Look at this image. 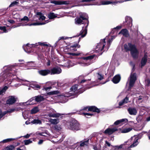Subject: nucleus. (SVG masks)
<instances>
[{"instance_id": "obj_44", "label": "nucleus", "mask_w": 150, "mask_h": 150, "mask_svg": "<svg viewBox=\"0 0 150 150\" xmlns=\"http://www.w3.org/2000/svg\"><path fill=\"white\" fill-rule=\"evenodd\" d=\"M127 142H125V143L123 144H121L119 146H114V147L115 148V149H121L122 148V147L125 146V143H127Z\"/></svg>"}, {"instance_id": "obj_39", "label": "nucleus", "mask_w": 150, "mask_h": 150, "mask_svg": "<svg viewBox=\"0 0 150 150\" xmlns=\"http://www.w3.org/2000/svg\"><path fill=\"white\" fill-rule=\"evenodd\" d=\"M59 93V92L57 91H54L48 92L47 94L49 95H57Z\"/></svg>"}, {"instance_id": "obj_10", "label": "nucleus", "mask_w": 150, "mask_h": 150, "mask_svg": "<svg viewBox=\"0 0 150 150\" xmlns=\"http://www.w3.org/2000/svg\"><path fill=\"white\" fill-rule=\"evenodd\" d=\"M128 45L130 48V51L131 54L133 57L134 59L137 58L139 52L137 49L136 46L134 45H132L130 43H129Z\"/></svg>"}, {"instance_id": "obj_53", "label": "nucleus", "mask_w": 150, "mask_h": 150, "mask_svg": "<svg viewBox=\"0 0 150 150\" xmlns=\"http://www.w3.org/2000/svg\"><path fill=\"white\" fill-rule=\"evenodd\" d=\"M146 83V86H150V81L149 79H146L145 80Z\"/></svg>"}, {"instance_id": "obj_6", "label": "nucleus", "mask_w": 150, "mask_h": 150, "mask_svg": "<svg viewBox=\"0 0 150 150\" xmlns=\"http://www.w3.org/2000/svg\"><path fill=\"white\" fill-rule=\"evenodd\" d=\"M108 38V37L107 36L104 39L100 40V42L97 44L96 47L95 49L96 52L101 54L104 51L107 50H106L107 47H105L106 44L105 40H107Z\"/></svg>"}, {"instance_id": "obj_36", "label": "nucleus", "mask_w": 150, "mask_h": 150, "mask_svg": "<svg viewBox=\"0 0 150 150\" xmlns=\"http://www.w3.org/2000/svg\"><path fill=\"white\" fill-rule=\"evenodd\" d=\"M48 16L50 19H53L57 17V14L53 13H50L48 15Z\"/></svg>"}, {"instance_id": "obj_55", "label": "nucleus", "mask_w": 150, "mask_h": 150, "mask_svg": "<svg viewBox=\"0 0 150 150\" xmlns=\"http://www.w3.org/2000/svg\"><path fill=\"white\" fill-rule=\"evenodd\" d=\"M58 139H59L57 142L58 143H59L61 142L63 140L64 138H65V136H62V137L61 139H60V137H58Z\"/></svg>"}, {"instance_id": "obj_46", "label": "nucleus", "mask_w": 150, "mask_h": 150, "mask_svg": "<svg viewBox=\"0 0 150 150\" xmlns=\"http://www.w3.org/2000/svg\"><path fill=\"white\" fill-rule=\"evenodd\" d=\"M6 114V112L5 111L2 112L1 110L0 109V120Z\"/></svg>"}, {"instance_id": "obj_43", "label": "nucleus", "mask_w": 150, "mask_h": 150, "mask_svg": "<svg viewBox=\"0 0 150 150\" xmlns=\"http://www.w3.org/2000/svg\"><path fill=\"white\" fill-rule=\"evenodd\" d=\"M24 142L25 145H27L32 142V141L31 139H29L28 140H25L24 141Z\"/></svg>"}, {"instance_id": "obj_56", "label": "nucleus", "mask_w": 150, "mask_h": 150, "mask_svg": "<svg viewBox=\"0 0 150 150\" xmlns=\"http://www.w3.org/2000/svg\"><path fill=\"white\" fill-rule=\"evenodd\" d=\"M68 38V37H63V36H62V37H60L59 38V39H58V41L57 42V43H58V41H59L61 40H64V39L66 40V39H68V38Z\"/></svg>"}, {"instance_id": "obj_9", "label": "nucleus", "mask_w": 150, "mask_h": 150, "mask_svg": "<svg viewBox=\"0 0 150 150\" xmlns=\"http://www.w3.org/2000/svg\"><path fill=\"white\" fill-rule=\"evenodd\" d=\"M35 99V101L37 102H39L43 101L44 98L43 96L39 95L38 96H35L33 98L30 99L29 100L26 102L22 103H20V105H32V103H30V102Z\"/></svg>"}, {"instance_id": "obj_27", "label": "nucleus", "mask_w": 150, "mask_h": 150, "mask_svg": "<svg viewBox=\"0 0 150 150\" xmlns=\"http://www.w3.org/2000/svg\"><path fill=\"white\" fill-rule=\"evenodd\" d=\"M49 121L53 125H57L59 122V119L57 118L54 119L50 118L49 119Z\"/></svg>"}, {"instance_id": "obj_17", "label": "nucleus", "mask_w": 150, "mask_h": 150, "mask_svg": "<svg viewBox=\"0 0 150 150\" xmlns=\"http://www.w3.org/2000/svg\"><path fill=\"white\" fill-rule=\"evenodd\" d=\"M129 113L131 115H135L137 113V110L135 108L129 107L127 109Z\"/></svg>"}, {"instance_id": "obj_19", "label": "nucleus", "mask_w": 150, "mask_h": 150, "mask_svg": "<svg viewBox=\"0 0 150 150\" xmlns=\"http://www.w3.org/2000/svg\"><path fill=\"white\" fill-rule=\"evenodd\" d=\"M38 73L41 76H45L50 74V71L49 69L41 70L38 71Z\"/></svg>"}, {"instance_id": "obj_64", "label": "nucleus", "mask_w": 150, "mask_h": 150, "mask_svg": "<svg viewBox=\"0 0 150 150\" xmlns=\"http://www.w3.org/2000/svg\"><path fill=\"white\" fill-rule=\"evenodd\" d=\"M122 28V26L120 25H118L116 27L114 28L113 29H120Z\"/></svg>"}, {"instance_id": "obj_13", "label": "nucleus", "mask_w": 150, "mask_h": 150, "mask_svg": "<svg viewBox=\"0 0 150 150\" xmlns=\"http://www.w3.org/2000/svg\"><path fill=\"white\" fill-rule=\"evenodd\" d=\"M48 116L50 117L57 118L61 116V114L56 113V111L53 109H51L48 112Z\"/></svg>"}, {"instance_id": "obj_40", "label": "nucleus", "mask_w": 150, "mask_h": 150, "mask_svg": "<svg viewBox=\"0 0 150 150\" xmlns=\"http://www.w3.org/2000/svg\"><path fill=\"white\" fill-rule=\"evenodd\" d=\"M89 139L87 140L86 141H85L83 142H81L80 144V146H87L88 144V142Z\"/></svg>"}, {"instance_id": "obj_18", "label": "nucleus", "mask_w": 150, "mask_h": 150, "mask_svg": "<svg viewBox=\"0 0 150 150\" xmlns=\"http://www.w3.org/2000/svg\"><path fill=\"white\" fill-rule=\"evenodd\" d=\"M16 101V99L14 96H10L9 97L8 99L6 101V103L9 105H12Z\"/></svg>"}, {"instance_id": "obj_8", "label": "nucleus", "mask_w": 150, "mask_h": 150, "mask_svg": "<svg viewBox=\"0 0 150 150\" xmlns=\"http://www.w3.org/2000/svg\"><path fill=\"white\" fill-rule=\"evenodd\" d=\"M67 126L69 128L73 130H78L79 129V125L78 122L74 119H72L70 122H67Z\"/></svg>"}, {"instance_id": "obj_38", "label": "nucleus", "mask_w": 150, "mask_h": 150, "mask_svg": "<svg viewBox=\"0 0 150 150\" xmlns=\"http://www.w3.org/2000/svg\"><path fill=\"white\" fill-rule=\"evenodd\" d=\"M39 111V110L38 107H35L32 109L31 110V113L32 114H35Z\"/></svg>"}, {"instance_id": "obj_14", "label": "nucleus", "mask_w": 150, "mask_h": 150, "mask_svg": "<svg viewBox=\"0 0 150 150\" xmlns=\"http://www.w3.org/2000/svg\"><path fill=\"white\" fill-rule=\"evenodd\" d=\"M125 21L124 22L125 25H126L127 27H131L132 25V20L131 17L129 16L126 17L125 18Z\"/></svg>"}, {"instance_id": "obj_21", "label": "nucleus", "mask_w": 150, "mask_h": 150, "mask_svg": "<svg viewBox=\"0 0 150 150\" xmlns=\"http://www.w3.org/2000/svg\"><path fill=\"white\" fill-rule=\"evenodd\" d=\"M147 53H145L142 59L141 63V67H142L146 64L147 61Z\"/></svg>"}, {"instance_id": "obj_63", "label": "nucleus", "mask_w": 150, "mask_h": 150, "mask_svg": "<svg viewBox=\"0 0 150 150\" xmlns=\"http://www.w3.org/2000/svg\"><path fill=\"white\" fill-rule=\"evenodd\" d=\"M30 136V134H27L26 135H25L23 137L22 136V137H24V138L27 139Z\"/></svg>"}, {"instance_id": "obj_5", "label": "nucleus", "mask_w": 150, "mask_h": 150, "mask_svg": "<svg viewBox=\"0 0 150 150\" xmlns=\"http://www.w3.org/2000/svg\"><path fill=\"white\" fill-rule=\"evenodd\" d=\"M38 45L43 46H48L46 42H39L37 43L33 44L28 43L25 45H23V48L26 52L29 53L33 52L32 49L33 48L36 47Z\"/></svg>"}, {"instance_id": "obj_34", "label": "nucleus", "mask_w": 150, "mask_h": 150, "mask_svg": "<svg viewBox=\"0 0 150 150\" xmlns=\"http://www.w3.org/2000/svg\"><path fill=\"white\" fill-rule=\"evenodd\" d=\"M31 123L35 125H41L42 123V121L39 119H34L32 122Z\"/></svg>"}, {"instance_id": "obj_24", "label": "nucleus", "mask_w": 150, "mask_h": 150, "mask_svg": "<svg viewBox=\"0 0 150 150\" xmlns=\"http://www.w3.org/2000/svg\"><path fill=\"white\" fill-rule=\"evenodd\" d=\"M96 77L98 79L101 81L104 78V75L102 71H99L96 73Z\"/></svg>"}, {"instance_id": "obj_16", "label": "nucleus", "mask_w": 150, "mask_h": 150, "mask_svg": "<svg viewBox=\"0 0 150 150\" xmlns=\"http://www.w3.org/2000/svg\"><path fill=\"white\" fill-rule=\"evenodd\" d=\"M50 2L56 5H67L69 3V1H56L55 0H51Z\"/></svg>"}, {"instance_id": "obj_29", "label": "nucleus", "mask_w": 150, "mask_h": 150, "mask_svg": "<svg viewBox=\"0 0 150 150\" xmlns=\"http://www.w3.org/2000/svg\"><path fill=\"white\" fill-rule=\"evenodd\" d=\"M49 22L48 20H47L45 21V22H42V23H32L31 24H27L24 25H29V26H31L32 25H44L46 23H47Z\"/></svg>"}, {"instance_id": "obj_49", "label": "nucleus", "mask_w": 150, "mask_h": 150, "mask_svg": "<svg viewBox=\"0 0 150 150\" xmlns=\"http://www.w3.org/2000/svg\"><path fill=\"white\" fill-rule=\"evenodd\" d=\"M124 47L126 51L130 50V48L129 47L128 44V45L126 44H125L124 45Z\"/></svg>"}, {"instance_id": "obj_37", "label": "nucleus", "mask_w": 150, "mask_h": 150, "mask_svg": "<svg viewBox=\"0 0 150 150\" xmlns=\"http://www.w3.org/2000/svg\"><path fill=\"white\" fill-rule=\"evenodd\" d=\"M8 87L7 86H4L2 89L0 91V95H3L5 93L6 90L8 89Z\"/></svg>"}, {"instance_id": "obj_59", "label": "nucleus", "mask_w": 150, "mask_h": 150, "mask_svg": "<svg viewBox=\"0 0 150 150\" xmlns=\"http://www.w3.org/2000/svg\"><path fill=\"white\" fill-rule=\"evenodd\" d=\"M129 64L132 66V70H134V67H135L134 64L132 62H130Z\"/></svg>"}, {"instance_id": "obj_50", "label": "nucleus", "mask_w": 150, "mask_h": 150, "mask_svg": "<svg viewBox=\"0 0 150 150\" xmlns=\"http://www.w3.org/2000/svg\"><path fill=\"white\" fill-rule=\"evenodd\" d=\"M54 129L56 130H59L61 129V128L60 125H56L54 127Z\"/></svg>"}, {"instance_id": "obj_12", "label": "nucleus", "mask_w": 150, "mask_h": 150, "mask_svg": "<svg viewBox=\"0 0 150 150\" xmlns=\"http://www.w3.org/2000/svg\"><path fill=\"white\" fill-rule=\"evenodd\" d=\"M136 79V74L135 73H132L130 76L129 87V88L133 86Z\"/></svg>"}, {"instance_id": "obj_35", "label": "nucleus", "mask_w": 150, "mask_h": 150, "mask_svg": "<svg viewBox=\"0 0 150 150\" xmlns=\"http://www.w3.org/2000/svg\"><path fill=\"white\" fill-rule=\"evenodd\" d=\"M132 129V128H128L125 129H123L121 130V132L122 133H127L131 131Z\"/></svg>"}, {"instance_id": "obj_4", "label": "nucleus", "mask_w": 150, "mask_h": 150, "mask_svg": "<svg viewBox=\"0 0 150 150\" xmlns=\"http://www.w3.org/2000/svg\"><path fill=\"white\" fill-rule=\"evenodd\" d=\"M78 85L77 84H75L70 89L69 93H67L64 94V95H62L60 96V98L62 99H64L65 100L67 99V98L71 96V98H74L77 97L78 95Z\"/></svg>"}, {"instance_id": "obj_52", "label": "nucleus", "mask_w": 150, "mask_h": 150, "mask_svg": "<svg viewBox=\"0 0 150 150\" xmlns=\"http://www.w3.org/2000/svg\"><path fill=\"white\" fill-rule=\"evenodd\" d=\"M16 109L15 108H13L12 109H9L8 110L6 111V113L8 112H13L14 111L16 110Z\"/></svg>"}, {"instance_id": "obj_45", "label": "nucleus", "mask_w": 150, "mask_h": 150, "mask_svg": "<svg viewBox=\"0 0 150 150\" xmlns=\"http://www.w3.org/2000/svg\"><path fill=\"white\" fill-rule=\"evenodd\" d=\"M14 147L13 145H11L6 147L5 150H13Z\"/></svg>"}, {"instance_id": "obj_11", "label": "nucleus", "mask_w": 150, "mask_h": 150, "mask_svg": "<svg viewBox=\"0 0 150 150\" xmlns=\"http://www.w3.org/2000/svg\"><path fill=\"white\" fill-rule=\"evenodd\" d=\"M142 136V134H140L138 135L137 136H134L131 138V140L133 141V144L130 146V148H132L136 146L139 144L138 141V140L140 139Z\"/></svg>"}, {"instance_id": "obj_48", "label": "nucleus", "mask_w": 150, "mask_h": 150, "mask_svg": "<svg viewBox=\"0 0 150 150\" xmlns=\"http://www.w3.org/2000/svg\"><path fill=\"white\" fill-rule=\"evenodd\" d=\"M0 30H2L3 31V33H7L8 31L6 29V27L5 26H0Z\"/></svg>"}, {"instance_id": "obj_51", "label": "nucleus", "mask_w": 150, "mask_h": 150, "mask_svg": "<svg viewBox=\"0 0 150 150\" xmlns=\"http://www.w3.org/2000/svg\"><path fill=\"white\" fill-rule=\"evenodd\" d=\"M79 114L81 115H83L85 116L86 115H88V116H92L93 115L91 113H87V112H80L79 113Z\"/></svg>"}, {"instance_id": "obj_3", "label": "nucleus", "mask_w": 150, "mask_h": 150, "mask_svg": "<svg viewBox=\"0 0 150 150\" xmlns=\"http://www.w3.org/2000/svg\"><path fill=\"white\" fill-rule=\"evenodd\" d=\"M79 17L83 20H84L85 22V27H83L82 29L80 31L79 35H81V38L84 37L87 34V29L89 21H88V15L85 13H79Z\"/></svg>"}, {"instance_id": "obj_25", "label": "nucleus", "mask_w": 150, "mask_h": 150, "mask_svg": "<svg viewBox=\"0 0 150 150\" xmlns=\"http://www.w3.org/2000/svg\"><path fill=\"white\" fill-rule=\"evenodd\" d=\"M122 34L123 36L126 37H128L129 35L128 30L126 29H123L118 33V34Z\"/></svg>"}, {"instance_id": "obj_57", "label": "nucleus", "mask_w": 150, "mask_h": 150, "mask_svg": "<svg viewBox=\"0 0 150 150\" xmlns=\"http://www.w3.org/2000/svg\"><path fill=\"white\" fill-rule=\"evenodd\" d=\"M70 47H71L79 48L80 47V46L77 44H75L71 45Z\"/></svg>"}, {"instance_id": "obj_23", "label": "nucleus", "mask_w": 150, "mask_h": 150, "mask_svg": "<svg viewBox=\"0 0 150 150\" xmlns=\"http://www.w3.org/2000/svg\"><path fill=\"white\" fill-rule=\"evenodd\" d=\"M127 122L128 120L127 119H122L121 120H117L114 122V124L116 125L120 124H123L125 123H127Z\"/></svg>"}, {"instance_id": "obj_60", "label": "nucleus", "mask_w": 150, "mask_h": 150, "mask_svg": "<svg viewBox=\"0 0 150 150\" xmlns=\"http://www.w3.org/2000/svg\"><path fill=\"white\" fill-rule=\"evenodd\" d=\"M68 150H73L75 148L73 146H69L67 147Z\"/></svg>"}, {"instance_id": "obj_1", "label": "nucleus", "mask_w": 150, "mask_h": 150, "mask_svg": "<svg viewBox=\"0 0 150 150\" xmlns=\"http://www.w3.org/2000/svg\"><path fill=\"white\" fill-rule=\"evenodd\" d=\"M3 71L0 74V83L5 82V83L10 85L11 80L14 79L17 71L15 65H7L3 67Z\"/></svg>"}, {"instance_id": "obj_7", "label": "nucleus", "mask_w": 150, "mask_h": 150, "mask_svg": "<svg viewBox=\"0 0 150 150\" xmlns=\"http://www.w3.org/2000/svg\"><path fill=\"white\" fill-rule=\"evenodd\" d=\"M16 80L19 82H23L24 83H22V85H26L28 86H30L32 87L34 89H38L40 88V86L35 83H31L30 82L27 81L26 80H24L23 79H19L17 77Z\"/></svg>"}, {"instance_id": "obj_54", "label": "nucleus", "mask_w": 150, "mask_h": 150, "mask_svg": "<svg viewBox=\"0 0 150 150\" xmlns=\"http://www.w3.org/2000/svg\"><path fill=\"white\" fill-rule=\"evenodd\" d=\"M18 137L14 138H8V140H9V142H10L14 140H15L20 139V138H21V137Z\"/></svg>"}, {"instance_id": "obj_33", "label": "nucleus", "mask_w": 150, "mask_h": 150, "mask_svg": "<svg viewBox=\"0 0 150 150\" xmlns=\"http://www.w3.org/2000/svg\"><path fill=\"white\" fill-rule=\"evenodd\" d=\"M115 38V36H112L111 38L109 40H108L107 42V45L105 47H107L106 50H108V49L109 48L110 46L111 43L112 42L113 39Z\"/></svg>"}, {"instance_id": "obj_20", "label": "nucleus", "mask_w": 150, "mask_h": 150, "mask_svg": "<svg viewBox=\"0 0 150 150\" xmlns=\"http://www.w3.org/2000/svg\"><path fill=\"white\" fill-rule=\"evenodd\" d=\"M117 131V129L116 128H108L105 131L104 133L105 134L110 135L112 134L114 132Z\"/></svg>"}, {"instance_id": "obj_30", "label": "nucleus", "mask_w": 150, "mask_h": 150, "mask_svg": "<svg viewBox=\"0 0 150 150\" xmlns=\"http://www.w3.org/2000/svg\"><path fill=\"white\" fill-rule=\"evenodd\" d=\"M88 111H92L93 112H96L98 113H99L100 112L99 109L95 106H91L89 107Z\"/></svg>"}, {"instance_id": "obj_62", "label": "nucleus", "mask_w": 150, "mask_h": 150, "mask_svg": "<svg viewBox=\"0 0 150 150\" xmlns=\"http://www.w3.org/2000/svg\"><path fill=\"white\" fill-rule=\"evenodd\" d=\"M8 142H9L8 139L3 140L1 142H3V143H6Z\"/></svg>"}, {"instance_id": "obj_22", "label": "nucleus", "mask_w": 150, "mask_h": 150, "mask_svg": "<svg viewBox=\"0 0 150 150\" xmlns=\"http://www.w3.org/2000/svg\"><path fill=\"white\" fill-rule=\"evenodd\" d=\"M101 4L102 5H106L112 4H113L115 5L117 4L118 2L121 3L122 1H114L111 2L108 1H101Z\"/></svg>"}, {"instance_id": "obj_41", "label": "nucleus", "mask_w": 150, "mask_h": 150, "mask_svg": "<svg viewBox=\"0 0 150 150\" xmlns=\"http://www.w3.org/2000/svg\"><path fill=\"white\" fill-rule=\"evenodd\" d=\"M19 0H16L12 2L11 4L9 6V7H13L16 5H17L18 3V1Z\"/></svg>"}, {"instance_id": "obj_31", "label": "nucleus", "mask_w": 150, "mask_h": 150, "mask_svg": "<svg viewBox=\"0 0 150 150\" xmlns=\"http://www.w3.org/2000/svg\"><path fill=\"white\" fill-rule=\"evenodd\" d=\"M83 21V20L80 17H77L75 19V23L77 24H84L85 25V22L84 23Z\"/></svg>"}, {"instance_id": "obj_42", "label": "nucleus", "mask_w": 150, "mask_h": 150, "mask_svg": "<svg viewBox=\"0 0 150 150\" xmlns=\"http://www.w3.org/2000/svg\"><path fill=\"white\" fill-rule=\"evenodd\" d=\"M143 96H142L140 95L137 97V101L139 103L141 102L143 100Z\"/></svg>"}, {"instance_id": "obj_28", "label": "nucleus", "mask_w": 150, "mask_h": 150, "mask_svg": "<svg viewBox=\"0 0 150 150\" xmlns=\"http://www.w3.org/2000/svg\"><path fill=\"white\" fill-rule=\"evenodd\" d=\"M120 76L119 75H116L113 77L112 81L114 83H117L120 81Z\"/></svg>"}, {"instance_id": "obj_61", "label": "nucleus", "mask_w": 150, "mask_h": 150, "mask_svg": "<svg viewBox=\"0 0 150 150\" xmlns=\"http://www.w3.org/2000/svg\"><path fill=\"white\" fill-rule=\"evenodd\" d=\"M89 107H85L83 108L82 109L80 110V112L82 111V110H85L86 111H87V110H88V108Z\"/></svg>"}, {"instance_id": "obj_32", "label": "nucleus", "mask_w": 150, "mask_h": 150, "mask_svg": "<svg viewBox=\"0 0 150 150\" xmlns=\"http://www.w3.org/2000/svg\"><path fill=\"white\" fill-rule=\"evenodd\" d=\"M36 17L40 21H43L45 20V17L42 15V13L40 12L37 13Z\"/></svg>"}, {"instance_id": "obj_47", "label": "nucleus", "mask_w": 150, "mask_h": 150, "mask_svg": "<svg viewBox=\"0 0 150 150\" xmlns=\"http://www.w3.org/2000/svg\"><path fill=\"white\" fill-rule=\"evenodd\" d=\"M68 54L70 55H72V56H79L81 54L80 52H78L76 53H69Z\"/></svg>"}, {"instance_id": "obj_26", "label": "nucleus", "mask_w": 150, "mask_h": 150, "mask_svg": "<svg viewBox=\"0 0 150 150\" xmlns=\"http://www.w3.org/2000/svg\"><path fill=\"white\" fill-rule=\"evenodd\" d=\"M129 102V98L126 96L125 98L123 99L122 100L120 101L119 103V105L121 106L122 105L124 104L127 103Z\"/></svg>"}, {"instance_id": "obj_2", "label": "nucleus", "mask_w": 150, "mask_h": 150, "mask_svg": "<svg viewBox=\"0 0 150 150\" xmlns=\"http://www.w3.org/2000/svg\"><path fill=\"white\" fill-rule=\"evenodd\" d=\"M94 55H91L86 57L82 58V60L76 62H73L70 60H68L64 66L67 67H70L79 64L83 66H85L90 65L91 64L90 60L93 58Z\"/></svg>"}, {"instance_id": "obj_58", "label": "nucleus", "mask_w": 150, "mask_h": 150, "mask_svg": "<svg viewBox=\"0 0 150 150\" xmlns=\"http://www.w3.org/2000/svg\"><path fill=\"white\" fill-rule=\"evenodd\" d=\"M21 21H28L29 19L28 17L26 16H25L22 18L21 19Z\"/></svg>"}, {"instance_id": "obj_15", "label": "nucleus", "mask_w": 150, "mask_h": 150, "mask_svg": "<svg viewBox=\"0 0 150 150\" xmlns=\"http://www.w3.org/2000/svg\"><path fill=\"white\" fill-rule=\"evenodd\" d=\"M50 71V74L51 75L59 74L62 72L61 69L60 68L58 67L53 68L51 69Z\"/></svg>"}]
</instances>
